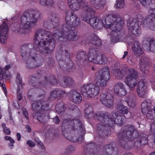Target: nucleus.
<instances>
[{"instance_id": "f257e3e1", "label": "nucleus", "mask_w": 155, "mask_h": 155, "mask_svg": "<svg viewBox=\"0 0 155 155\" xmlns=\"http://www.w3.org/2000/svg\"><path fill=\"white\" fill-rule=\"evenodd\" d=\"M60 37L70 41H76L79 38L76 31L71 29V27H64L63 25L60 29L54 30L53 34L41 28L37 30L34 39L35 48L31 44H24L21 47V54L26 67L30 68L40 66L42 59L36 51L42 55L52 53L54 49L56 39Z\"/></svg>"}, {"instance_id": "f03ea898", "label": "nucleus", "mask_w": 155, "mask_h": 155, "mask_svg": "<svg viewBox=\"0 0 155 155\" xmlns=\"http://www.w3.org/2000/svg\"><path fill=\"white\" fill-rule=\"evenodd\" d=\"M94 13H87V15H84L82 19L89 23L94 28L100 29L103 26L106 28H110L112 30L115 31L117 28H120L124 24L123 20L120 16L117 14L110 15L106 18L104 17L102 21L98 18L91 17L90 15Z\"/></svg>"}, {"instance_id": "7ed1b4c3", "label": "nucleus", "mask_w": 155, "mask_h": 155, "mask_svg": "<svg viewBox=\"0 0 155 155\" xmlns=\"http://www.w3.org/2000/svg\"><path fill=\"white\" fill-rule=\"evenodd\" d=\"M138 131L132 125H128L123 127L118 132L117 137L120 144L123 147L127 144L128 141L134 140L137 137L134 145L137 147L146 145L148 143V136L142 134L138 136Z\"/></svg>"}, {"instance_id": "20e7f679", "label": "nucleus", "mask_w": 155, "mask_h": 155, "mask_svg": "<svg viewBox=\"0 0 155 155\" xmlns=\"http://www.w3.org/2000/svg\"><path fill=\"white\" fill-rule=\"evenodd\" d=\"M113 73L117 78L121 79L126 76L124 82L130 90H133L137 84V79L138 77V72L132 68H124L122 69L114 68Z\"/></svg>"}, {"instance_id": "39448f33", "label": "nucleus", "mask_w": 155, "mask_h": 155, "mask_svg": "<svg viewBox=\"0 0 155 155\" xmlns=\"http://www.w3.org/2000/svg\"><path fill=\"white\" fill-rule=\"evenodd\" d=\"M63 135L67 139L72 142L79 141L77 137H71L68 133L71 130H79L82 134L85 133V130L79 120H70L65 119L63 120L61 126Z\"/></svg>"}, {"instance_id": "423d86ee", "label": "nucleus", "mask_w": 155, "mask_h": 155, "mask_svg": "<svg viewBox=\"0 0 155 155\" xmlns=\"http://www.w3.org/2000/svg\"><path fill=\"white\" fill-rule=\"evenodd\" d=\"M94 118L100 121L101 123L97 126V132L103 138L108 137L110 134V128L112 122L109 117L108 113L105 112H98L94 116Z\"/></svg>"}, {"instance_id": "0eeeda50", "label": "nucleus", "mask_w": 155, "mask_h": 155, "mask_svg": "<svg viewBox=\"0 0 155 155\" xmlns=\"http://www.w3.org/2000/svg\"><path fill=\"white\" fill-rule=\"evenodd\" d=\"M41 15L36 10H31L24 12L21 17L20 28L30 30L37 25L38 20Z\"/></svg>"}, {"instance_id": "6e6552de", "label": "nucleus", "mask_w": 155, "mask_h": 155, "mask_svg": "<svg viewBox=\"0 0 155 155\" xmlns=\"http://www.w3.org/2000/svg\"><path fill=\"white\" fill-rule=\"evenodd\" d=\"M39 76L38 74H34L29 76V81L30 85L35 88L41 87L45 86L47 83L55 85L57 83L56 79L52 75L48 78L46 77H42L40 80L37 81V78Z\"/></svg>"}, {"instance_id": "1a4fd4ad", "label": "nucleus", "mask_w": 155, "mask_h": 155, "mask_svg": "<svg viewBox=\"0 0 155 155\" xmlns=\"http://www.w3.org/2000/svg\"><path fill=\"white\" fill-rule=\"evenodd\" d=\"M95 82L98 86L105 87L110 78L109 68L106 67L98 71L95 74Z\"/></svg>"}, {"instance_id": "9d476101", "label": "nucleus", "mask_w": 155, "mask_h": 155, "mask_svg": "<svg viewBox=\"0 0 155 155\" xmlns=\"http://www.w3.org/2000/svg\"><path fill=\"white\" fill-rule=\"evenodd\" d=\"M80 91L82 94L85 96H89L94 97L99 93V87L93 83L87 84L81 87Z\"/></svg>"}, {"instance_id": "9b49d317", "label": "nucleus", "mask_w": 155, "mask_h": 155, "mask_svg": "<svg viewBox=\"0 0 155 155\" xmlns=\"http://www.w3.org/2000/svg\"><path fill=\"white\" fill-rule=\"evenodd\" d=\"M65 22V23L63 25V27L72 28L79 26L81 21L79 17L72 11L68 10L66 13Z\"/></svg>"}, {"instance_id": "f8f14e48", "label": "nucleus", "mask_w": 155, "mask_h": 155, "mask_svg": "<svg viewBox=\"0 0 155 155\" xmlns=\"http://www.w3.org/2000/svg\"><path fill=\"white\" fill-rule=\"evenodd\" d=\"M68 2L70 8L74 11L79 10L80 6L81 5L86 14H91L94 12V10L87 5V3L83 2L82 0H68Z\"/></svg>"}, {"instance_id": "ddd939ff", "label": "nucleus", "mask_w": 155, "mask_h": 155, "mask_svg": "<svg viewBox=\"0 0 155 155\" xmlns=\"http://www.w3.org/2000/svg\"><path fill=\"white\" fill-rule=\"evenodd\" d=\"M98 52L94 49H90L88 56V60L92 62L100 64H105L107 59L103 55H98Z\"/></svg>"}, {"instance_id": "4468645a", "label": "nucleus", "mask_w": 155, "mask_h": 155, "mask_svg": "<svg viewBox=\"0 0 155 155\" xmlns=\"http://www.w3.org/2000/svg\"><path fill=\"white\" fill-rule=\"evenodd\" d=\"M59 18L57 17L55 14H51L49 15L48 18V19H47L44 21L43 25L44 27L48 29H50L55 24H56L57 26L55 27H54V31L57 29H60L58 26V25Z\"/></svg>"}, {"instance_id": "2eb2a0df", "label": "nucleus", "mask_w": 155, "mask_h": 155, "mask_svg": "<svg viewBox=\"0 0 155 155\" xmlns=\"http://www.w3.org/2000/svg\"><path fill=\"white\" fill-rule=\"evenodd\" d=\"M138 22L136 19H133L132 20L127 21V26L129 31L131 34L134 36H138L141 33V30L138 25Z\"/></svg>"}, {"instance_id": "dca6fc26", "label": "nucleus", "mask_w": 155, "mask_h": 155, "mask_svg": "<svg viewBox=\"0 0 155 155\" xmlns=\"http://www.w3.org/2000/svg\"><path fill=\"white\" fill-rule=\"evenodd\" d=\"M147 84L146 81L141 80L137 84V92L140 97L145 98L147 96Z\"/></svg>"}, {"instance_id": "f3484780", "label": "nucleus", "mask_w": 155, "mask_h": 155, "mask_svg": "<svg viewBox=\"0 0 155 155\" xmlns=\"http://www.w3.org/2000/svg\"><path fill=\"white\" fill-rule=\"evenodd\" d=\"M113 96L109 93H102L100 95V100L102 103L108 108L112 107L113 106Z\"/></svg>"}, {"instance_id": "a211bd4d", "label": "nucleus", "mask_w": 155, "mask_h": 155, "mask_svg": "<svg viewBox=\"0 0 155 155\" xmlns=\"http://www.w3.org/2000/svg\"><path fill=\"white\" fill-rule=\"evenodd\" d=\"M32 110L34 111H42L49 109V104L46 101L35 102L31 104Z\"/></svg>"}, {"instance_id": "6ab92c4d", "label": "nucleus", "mask_w": 155, "mask_h": 155, "mask_svg": "<svg viewBox=\"0 0 155 155\" xmlns=\"http://www.w3.org/2000/svg\"><path fill=\"white\" fill-rule=\"evenodd\" d=\"M8 27L5 23L0 26V42L4 44L7 42Z\"/></svg>"}, {"instance_id": "aec40b11", "label": "nucleus", "mask_w": 155, "mask_h": 155, "mask_svg": "<svg viewBox=\"0 0 155 155\" xmlns=\"http://www.w3.org/2000/svg\"><path fill=\"white\" fill-rule=\"evenodd\" d=\"M108 114L110 120L112 122L111 126L113 124H122L125 121L124 118H123L121 116L118 115V112H112L111 113V115L109 113Z\"/></svg>"}, {"instance_id": "412c9836", "label": "nucleus", "mask_w": 155, "mask_h": 155, "mask_svg": "<svg viewBox=\"0 0 155 155\" xmlns=\"http://www.w3.org/2000/svg\"><path fill=\"white\" fill-rule=\"evenodd\" d=\"M150 60L148 58L142 57L140 61V68L143 73L147 74L148 72L149 67L150 65Z\"/></svg>"}, {"instance_id": "4be33fe9", "label": "nucleus", "mask_w": 155, "mask_h": 155, "mask_svg": "<svg viewBox=\"0 0 155 155\" xmlns=\"http://www.w3.org/2000/svg\"><path fill=\"white\" fill-rule=\"evenodd\" d=\"M114 91L117 95L120 96H124L127 93L125 86L122 83L116 84L114 86Z\"/></svg>"}, {"instance_id": "5701e85b", "label": "nucleus", "mask_w": 155, "mask_h": 155, "mask_svg": "<svg viewBox=\"0 0 155 155\" xmlns=\"http://www.w3.org/2000/svg\"><path fill=\"white\" fill-rule=\"evenodd\" d=\"M69 95L71 101L76 104H79L82 101V98L81 94L76 90H71Z\"/></svg>"}, {"instance_id": "b1692460", "label": "nucleus", "mask_w": 155, "mask_h": 155, "mask_svg": "<svg viewBox=\"0 0 155 155\" xmlns=\"http://www.w3.org/2000/svg\"><path fill=\"white\" fill-rule=\"evenodd\" d=\"M117 108L120 113L123 115L125 118H129L131 116V112L128 110L127 107L119 102L117 105Z\"/></svg>"}, {"instance_id": "393cba45", "label": "nucleus", "mask_w": 155, "mask_h": 155, "mask_svg": "<svg viewBox=\"0 0 155 155\" xmlns=\"http://www.w3.org/2000/svg\"><path fill=\"white\" fill-rule=\"evenodd\" d=\"M155 11L153 10V13L148 15L145 18L144 22H148L149 28L155 31Z\"/></svg>"}, {"instance_id": "a878e982", "label": "nucleus", "mask_w": 155, "mask_h": 155, "mask_svg": "<svg viewBox=\"0 0 155 155\" xmlns=\"http://www.w3.org/2000/svg\"><path fill=\"white\" fill-rule=\"evenodd\" d=\"M33 117L34 118L41 123H45L48 120V119L50 118L48 114H43L39 112L34 113L33 114Z\"/></svg>"}, {"instance_id": "bb28decb", "label": "nucleus", "mask_w": 155, "mask_h": 155, "mask_svg": "<svg viewBox=\"0 0 155 155\" xmlns=\"http://www.w3.org/2000/svg\"><path fill=\"white\" fill-rule=\"evenodd\" d=\"M114 148V145L113 143L106 144L103 148L102 155H112Z\"/></svg>"}, {"instance_id": "cd10ccee", "label": "nucleus", "mask_w": 155, "mask_h": 155, "mask_svg": "<svg viewBox=\"0 0 155 155\" xmlns=\"http://www.w3.org/2000/svg\"><path fill=\"white\" fill-rule=\"evenodd\" d=\"M132 50L134 54L137 56H140L143 54V51L140 47L139 43L135 41L132 47Z\"/></svg>"}, {"instance_id": "c85d7f7f", "label": "nucleus", "mask_w": 155, "mask_h": 155, "mask_svg": "<svg viewBox=\"0 0 155 155\" xmlns=\"http://www.w3.org/2000/svg\"><path fill=\"white\" fill-rule=\"evenodd\" d=\"M141 108L143 113H146L147 110L152 109L151 102L149 99H146L142 102Z\"/></svg>"}, {"instance_id": "c756f323", "label": "nucleus", "mask_w": 155, "mask_h": 155, "mask_svg": "<svg viewBox=\"0 0 155 155\" xmlns=\"http://www.w3.org/2000/svg\"><path fill=\"white\" fill-rule=\"evenodd\" d=\"M92 2H94V7L98 9H101L103 8L106 5V2L105 0H90Z\"/></svg>"}, {"instance_id": "7c9ffc66", "label": "nucleus", "mask_w": 155, "mask_h": 155, "mask_svg": "<svg viewBox=\"0 0 155 155\" xmlns=\"http://www.w3.org/2000/svg\"><path fill=\"white\" fill-rule=\"evenodd\" d=\"M124 24L121 25L120 27V28H117V26L116 27H117V28L114 31L112 30V31H114L116 32H118L117 33V38L118 39V40L121 41H124L125 38V35L124 33L123 32L121 33L120 32V31L122 29V26L124 25Z\"/></svg>"}, {"instance_id": "2f4dec72", "label": "nucleus", "mask_w": 155, "mask_h": 155, "mask_svg": "<svg viewBox=\"0 0 155 155\" xmlns=\"http://www.w3.org/2000/svg\"><path fill=\"white\" fill-rule=\"evenodd\" d=\"M91 36L92 38L91 39V43L94 45L99 46L101 44V40L94 34H92Z\"/></svg>"}, {"instance_id": "473e14b6", "label": "nucleus", "mask_w": 155, "mask_h": 155, "mask_svg": "<svg viewBox=\"0 0 155 155\" xmlns=\"http://www.w3.org/2000/svg\"><path fill=\"white\" fill-rule=\"evenodd\" d=\"M77 58L80 61H84L88 59V57L87 55L85 52L81 51L77 54Z\"/></svg>"}, {"instance_id": "72a5a7b5", "label": "nucleus", "mask_w": 155, "mask_h": 155, "mask_svg": "<svg viewBox=\"0 0 155 155\" xmlns=\"http://www.w3.org/2000/svg\"><path fill=\"white\" fill-rule=\"evenodd\" d=\"M84 112L85 114V116L86 117H88L89 115H92V116L94 118V114H97V113H93V110L92 107L89 104H87L86 105V108L84 110Z\"/></svg>"}, {"instance_id": "f704fd0d", "label": "nucleus", "mask_w": 155, "mask_h": 155, "mask_svg": "<svg viewBox=\"0 0 155 155\" xmlns=\"http://www.w3.org/2000/svg\"><path fill=\"white\" fill-rule=\"evenodd\" d=\"M65 109V107L63 105L62 103L57 104L55 106V110L58 113H61L64 112Z\"/></svg>"}, {"instance_id": "c9c22d12", "label": "nucleus", "mask_w": 155, "mask_h": 155, "mask_svg": "<svg viewBox=\"0 0 155 155\" xmlns=\"http://www.w3.org/2000/svg\"><path fill=\"white\" fill-rule=\"evenodd\" d=\"M152 109L147 110V111L146 113H143L146 115L147 118L150 120L154 119L155 117L153 115L154 113Z\"/></svg>"}, {"instance_id": "e433bc0d", "label": "nucleus", "mask_w": 155, "mask_h": 155, "mask_svg": "<svg viewBox=\"0 0 155 155\" xmlns=\"http://www.w3.org/2000/svg\"><path fill=\"white\" fill-rule=\"evenodd\" d=\"M58 91V89H57L51 91L49 98V99L53 100L59 96Z\"/></svg>"}, {"instance_id": "4c0bfd02", "label": "nucleus", "mask_w": 155, "mask_h": 155, "mask_svg": "<svg viewBox=\"0 0 155 155\" xmlns=\"http://www.w3.org/2000/svg\"><path fill=\"white\" fill-rule=\"evenodd\" d=\"M63 82L67 86H71L74 84L73 80L70 77L65 78Z\"/></svg>"}, {"instance_id": "58836bf2", "label": "nucleus", "mask_w": 155, "mask_h": 155, "mask_svg": "<svg viewBox=\"0 0 155 155\" xmlns=\"http://www.w3.org/2000/svg\"><path fill=\"white\" fill-rule=\"evenodd\" d=\"M116 5L118 8H121L124 6L125 4L124 0H116Z\"/></svg>"}, {"instance_id": "ea45409f", "label": "nucleus", "mask_w": 155, "mask_h": 155, "mask_svg": "<svg viewBox=\"0 0 155 155\" xmlns=\"http://www.w3.org/2000/svg\"><path fill=\"white\" fill-rule=\"evenodd\" d=\"M149 50L155 53V41H151L149 42Z\"/></svg>"}, {"instance_id": "a19ab883", "label": "nucleus", "mask_w": 155, "mask_h": 155, "mask_svg": "<svg viewBox=\"0 0 155 155\" xmlns=\"http://www.w3.org/2000/svg\"><path fill=\"white\" fill-rule=\"evenodd\" d=\"M155 124V121H153L151 125L150 132L151 134V136L152 138L155 137V126L154 125Z\"/></svg>"}, {"instance_id": "79ce46f5", "label": "nucleus", "mask_w": 155, "mask_h": 155, "mask_svg": "<svg viewBox=\"0 0 155 155\" xmlns=\"http://www.w3.org/2000/svg\"><path fill=\"white\" fill-rule=\"evenodd\" d=\"M128 106L131 107H134L136 104L134 99H130L129 101L127 102Z\"/></svg>"}, {"instance_id": "37998d69", "label": "nucleus", "mask_w": 155, "mask_h": 155, "mask_svg": "<svg viewBox=\"0 0 155 155\" xmlns=\"http://www.w3.org/2000/svg\"><path fill=\"white\" fill-rule=\"evenodd\" d=\"M55 3L53 0H47L46 6V7H53Z\"/></svg>"}, {"instance_id": "c03bdc74", "label": "nucleus", "mask_w": 155, "mask_h": 155, "mask_svg": "<svg viewBox=\"0 0 155 155\" xmlns=\"http://www.w3.org/2000/svg\"><path fill=\"white\" fill-rule=\"evenodd\" d=\"M96 147V145L94 143H89L87 144L86 147L87 148V150L90 151V149H94Z\"/></svg>"}, {"instance_id": "a18cd8bd", "label": "nucleus", "mask_w": 155, "mask_h": 155, "mask_svg": "<svg viewBox=\"0 0 155 155\" xmlns=\"http://www.w3.org/2000/svg\"><path fill=\"white\" fill-rule=\"evenodd\" d=\"M16 81L18 84H19L18 85H19V87H22V85L21 84L22 80L20 78V75L19 74H18L17 75Z\"/></svg>"}, {"instance_id": "49530a36", "label": "nucleus", "mask_w": 155, "mask_h": 155, "mask_svg": "<svg viewBox=\"0 0 155 155\" xmlns=\"http://www.w3.org/2000/svg\"><path fill=\"white\" fill-rule=\"evenodd\" d=\"M58 91L59 96L60 95L63 96H66L68 94V93L64 90L60 89H58Z\"/></svg>"}, {"instance_id": "de8ad7c7", "label": "nucleus", "mask_w": 155, "mask_h": 155, "mask_svg": "<svg viewBox=\"0 0 155 155\" xmlns=\"http://www.w3.org/2000/svg\"><path fill=\"white\" fill-rule=\"evenodd\" d=\"M66 150L68 152H72L76 150V148L70 145L67 147Z\"/></svg>"}, {"instance_id": "09e8293b", "label": "nucleus", "mask_w": 155, "mask_h": 155, "mask_svg": "<svg viewBox=\"0 0 155 155\" xmlns=\"http://www.w3.org/2000/svg\"><path fill=\"white\" fill-rule=\"evenodd\" d=\"M150 146L152 148H155V137H153L150 140Z\"/></svg>"}, {"instance_id": "8fccbe9b", "label": "nucleus", "mask_w": 155, "mask_h": 155, "mask_svg": "<svg viewBox=\"0 0 155 155\" xmlns=\"http://www.w3.org/2000/svg\"><path fill=\"white\" fill-rule=\"evenodd\" d=\"M139 1L142 5L146 8H147L149 6V3L147 0H139Z\"/></svg>"}, {"instance_id": "3c124183", "label": "nucleus", "mask_w": 155, "mask_h": 155, "mask_svg": "<svg viewBox=\"0 0 155 155\" xmlns=\"http://www.w3.org/2000/svg\"><path fill=\"white\" fill-rule=\"evenodd\" d=\"M35 140L37 143L41 147V148L42 150L45 149V147L44 146L43 143L38 138H35Z\"/></svg>"}, {"instance_id": "603ef678", "label": "nucleus", "mask_w": 155, "mask_h": 155, "mask_svg": "<svg viewBox=\"0 0 155 155\" xmlns=\"http://www.w3.org/2000/svg\"><path fill=\"white\" fill-rule=\"evenodd\" d=\"M17 97L18 100L20 101L22 97L21 96V91L20 89L18 87L17 89Z\"/></svg>"}, {"instance_id": "864d4df0", "label": "nucleus", "mask_w": 155, "mask_h": 155, "mask_svg": "<svg viewBox=\"0 0 155 155\" xmlns=\"http://www.w3.org/2000/svg\"><path fill=\"white\" fill-rule=\"evenodd\" d=\"M52 119L53 120V121L55 124H58L59 123L60 120L58 116H56Z\"/></svg>"}, {"instance_id": "5fc2aeb1", "label": "nucleus", "mask_w": 155, "mask_h": 155, "mask_svg": "<svg viewBox=\"0 0 155 155\" xmlns=\"http://www.w3.org/2000/svg\"><path fill=\"white\" fill-rule=\"evenodd\" d=\"M143 17L141 15L138 14L136 15L135 18L134 19H136L137 21H138V22L139 23V22H142V21L143 20Z\"/></svg>"}, {"instance_id": "6e6d98bb", "label": "nucleus", "mask_w": 155, "mask_h": 155, "mask_svg": "<svg viewBox=\"0 0 155 155\" xmlns=\"http://www.w3.org/2000/svg\"><path fill=\"white\" fill-rule=\"evenodd\" d=\"M8 122L12 125L14 124L15 123L12 117V114H10L9 115V118L8 121Z\"/></svg>"}, {"instance_id": "4d7b16f0", "label": "nucleus", "mask_w": 155, "mask_h": 155, "mask_svg": "<svg viewBox=\"0 0 155 155\" xmlns=\"http://www.w3.org/2000/svg\"><path fill=\"white\" fill-rule=\"evenodd\" d=\"M26 143L30 147H34L35 146L34 143L30 140L27 141Z\"/></svg>"}, {"instance_id": "13d9d810", "label": "nucleus", "mask_w": 155, "mask_h": 155, "mask_svg": "<svg viewBox=\"0 0 155 155\" xmlns=\"http://www.w3.org/2000/svg\"><path fill=\"white\" fill-rule=\"evenodd\" d=\"M47 0H39L40 4L43 6H45Z\"/></svg>"}, {"instance_id": "bf43d9fd", "label": "nucleus", "mask_w": 155, "mask_h": 155, "mask_svg": "<svg viewBox=\"0 0 155 155\" xmlns=\"http://www.w3.org/2000/svg\"><path fill=\"white\" fill-rule=\"evenodd\" d=\"M23 114L25 116V117L27 119H28V113L27 110L25 109H24L23 110Z\"/></svg>"}, {"instance_id": "052dcab7", "label": "nucleus", "mask_w": 155, "mask_h": 155, "mask_svg": "<svg viewBox=\"0 0 155 155\" xmlns=\"http://www.w3.org/2000/svg\"><path fill=\"white\" fill-rule=\"evenodd\" d=\"M4 132L6 133L7 134H9L10 133L11 131L7 127L5 128L4 129Z\"/></svg>"}, {"instance_id": "680f3d73", "label": "nucleus", "mask_w": 155, "mask_h": 155, "mask_svg": "<svg viewBox=\"0 0 155 155\" xmlns=\"http://www.w3.org/2000/svg\"><path fill=\"white\" fill-rule=\"evenodd\" d=\"M48 62L50 64H53L54 63V61L52 58H50L48 59Z\"/></svg>"}, {"instance_id": "e2e57ef3", "label": "nucleus", "mask_w": 155, "mask_h": 155, "mask_svg": "<svg viewBox=\"0 0 155 155\" xmlns=\"http://www.w3.org/2000/svg\"><path fill=\"white\" fill-rule=\"evenodd\" d=\"M25 128L26 129V131L28 132H30L31 131V128L28 125L26 126Z\"/></svg>"}, {"instance_id": "0e129e2a", "label": "nucleus", "mask_w": 155, "mask_h": 155, "mask_svg": "<svg viewBox=\"0 0 155 155\" xmlns=\"http://www.w3.org/2000/svg\"><path fill=\"white\" fill-rule=\"evenodd\" d=\"M18 141H20L21 139V135L19 133H17L16 135Z\"/></svg>"}, {"instance_id": "69168bd1", "label": "nucleus", "mask_w": 155, "mask_h": 155, "mask_svg": "<svg viewBox=\"0 0 155 155\" xmlns=\"http://www.w3.org/2000/svg\"><path fill=\"white\" fill-rule=\"evenodd\" d=\"M64 53L66 54V56L67 57V59L68 60H69V54L67 51H65L64 52Z\"/></svg>"}, {"instance_id": "338daca9", "label": "nucleus", "mask_w": 155, "mask_h": 155, "mask_svg": "<svg viewBox=\"0 0 155 155\" xmlns=\"http://www.w3.org/2000/svg\"><path fill=\"white\" fill-rule=\"evenodd\" d=\"M11 68V66L9 65H6L5 67V69L6 70H8V69H10Z\"/></svg>"}, {"instance_id": "774afa93", "label": "nucleus", "mask_w": 155, "mask_h": 155, "mask_svg": "<svg viewBox=\"0 0 155 155\" xmlns=\"http://www.w3.org/2000/svg\"><path fill=\"white\" fill-rule=\"evenodd\" d=\"M127 54H128V52L127 51H124V54L122 57V58L123 59L124 58H125L126 56L127 55Z\"/></svg>"}]
</instances>
